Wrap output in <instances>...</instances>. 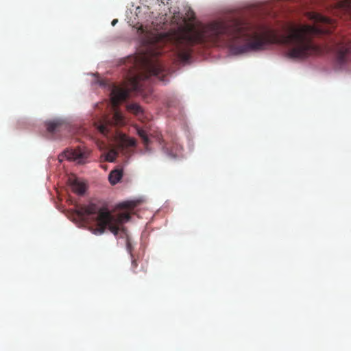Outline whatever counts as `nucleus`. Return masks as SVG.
<instances>
[{"label":"nucleus","instance_id":"obj_1","mask_svg":"<svg viewBox=\"0 0 351 351\" xmlns=\"http://www.w3.org/2000/svg\"><path fill=\"white\" fill-rule=\"evenodd\" d=\"M324 31L317 26H290L287 34H278L274 30L263 28L251 30L239 21L230 23L213 22L199 29L180 27L170 36L175 53L182 62L190 59L192 47L197 44H223L234 54L262 50L269 44L290 45L287 56L304 59L321 53V49L312 42L311 36Z\"/></svg>","mask_w":351,"mask_h":351},{"label":"nucleus","instance_id":"obj_2","mask_svg":"<svg viewBox=\"0 0 351 351\" xmlns=\"http://www.w3.org/2000/svg\"><path fill=\"white\" fill-rule=\"evenodd\" d=\"M163 37L156 35L152 38L146 47L145 51L134 58L136 67L142 69L143 71L129 78L130 88L114 87L111 92V101L113 106L127 99L131 91L139 92L141 90L140 81L147 79L152 75L160 76L165 68L160 60L157 58L163 50L160 48Z\"/></svg>","mask_w":351,"mask_h":351},{"label":"nucleus","instance_id":"obj_3","mask_svg":"<svg viewBox=\"0 0 351 351\" xmlns=\"http://www.w3.org/2000/svg\"><path fill=\"white\" fill-rule=\"evenodd\" d=\"M74 215L82 221L91 219L95 222L96 226L93 229L95 234H101L108 228L116 236L121 230H123L122 224L130 219L128 213L112 215L106 206L95 203L77 206Z\"/></svg>","mask_w":351,"mask_h":351},{"label":"nucleus","instance_id":"obj_4","mask_svg":"<svg viewBox=\"0 0 351 351\" xmlns=\"http://www.w3.org/2000/svg\"><path fill=\"white\" fill-rule=\"evenodd\" d=\"M125 123L122 114L115 110L112 115L109 117H104L95 123L97 130L104 136H107L113 126H120Z\"/></svg>","mask_w":351,"mask_h":351},{"label":"nucleus","instance_id":"obj_5","mask_svg":"<svg viewBox=\"0 0 351 351\" xmlns=\"http://www.w3.org/2000/svg\"><path fill=\"white\" fill-rule=\"evenodd\" d=\"M86 157V154L81 149H68L64 151V153L60 156V160H62L63 158H66L69 160H75L79 163H82L84 162Z\"/></svg>","mask_w":351,"mask_h":351},{"label":"nucleus","instance_id":"obj_6","mask_svg":"<svg viewBox=\"0 0 351 351\" xmlns=\"http://www.w3.org/2000/svg\"><path fill=\"white\" fill-rule=\"evenodd\" d=\"M337 62L343 64L347 61L348 55L350 51L348 43L342 42L336 45L335 47Z\"/></svg>","mask_w":351,"mask_h":351},{"label":"nucleus","instance_id":"obj_7","mask_svg":"<svg viewBox=\"0 0 351 351\" xmlns=\"http://www.w3.org/2000/svg\"><path fill=\"white\" fill-rule=\"evenodd\" d=\"M136 130L137 134L139 136V137L143 141V143L144 145L145 151L150 152L151 149L149 148V145L151 143V140H150L148 134H147V132L144 129H143L140 127H136Z\"/></svg>","mask_w":351,"mask_h":351},{"label":"nucleus","instance_id":"obj_8","mask_svg":"<svg viewBox=\"0 0 351 351\" xmlns=\"http://www.w3.org/2000/svg\"><path fill=\"white\" fill-rule=\"evenodd\" d=\"M63 126V123L59 120L51 121L46 123L47 130L50 133L60 131Z\"/></svg>","mask_w":351,"mask_h":351},{"label":"nucleus","instance_id":"obj_9","mask_svg":"<svg viewBox=\"0 0 351 351\" xmlns=\"http://www.w3.org/2000/svg\"><path fill=\"white\" fill-rule=\"evenodd\" d=\"M120 143L123 147H134L136 145V139L129 137L125 134H121L119 136Z\"/></svg>","mask_w":351,"mask_h":351},{"label":"nucleus","instance_id":"obj_10","mask_svg":"<svg viewBox=\"0 0 351 351\" xmlns=\"http://www.w3.org/2000/svg\"><path fill=\"white\" fill-rule=\"evenodd\" d=\"M310 18L316 23H322L325 24L331 23L332 21L330 18L315 12L310 13Z\"/></svg>","mask_w":351,"mask_h":351},{"label":"nucleus","instance_id":"obj_11","mask_svg":"<svg viewBox=\"0 0 351 351\" xmlns=\"http://www.w3.org/2000/svg\"><path fill=\"white\" fill-rule=\"evenodd\" d=\"M71 188L73 192L79 195H82L86 191L85 184L77 180L73 181Z\"/></svg>","mask_w":351,"mask_h":351},{"label":"nucleus","instance_id":"obj_12","mask_svg":"<svg viewBox=\"0 0 351 351\" xmlns=\"http://www.w3.org/2000/svg\"><path fill=\"white\" fill-rule=\"evenodd\" d=\"M122 176H123V173L121 170H119V169L113 170L109 174V177H108L109 182L113 185L116 184L117 183H118L120 181V180L122 178Z\"/></svg>","mask_w":351,"mask_h":351},{"label":"nucleus","instance_id":"obj_13","mask_svg":"<svg viewBox=\"0 0 351 351\" xmlns=\"http://www.w3.org/2000/svg\"><path fill=\"white\" fill-rule=\"evenodd\" d=\"M127 110L136 116H140L143 114V110L142 107L136 103L128 104L127 106Z\"/></svg>","mask_w":351,"mask_h":351},{"label":"nucleus","instance_id":"obj_14","mask_svg":"<svg viewBox=\"0 0 351 351\" xmlns=\"http://www.w3.org/2000/svg\"><path fill=\"white\" fill-rule=\"evenodd\" d=\"M136 206L134 202L126 201L119 204L118 207L124 209H133Z\"/></svg>","mask_w":351,"mask_h":351},{"label":"nucleus","instance_id":"obj_15","mask_svg":"<svg viewBox=\"0 0 351 351\" xmlns=\"http://www.w3.org/2000/svg\"><path fill=\"white\" fill-rule=\"evenodd\" d=\"M117 156V152L112 149L105 155V160L108 162H114Z\"/></svg>","mask_w":351,"mask_h":351},{"label":"nucleus","instance_id":"obj_16","mask_svg":"<svg viewBox=\"0 0 351 351\" xmlns=\"http://www.w3.org/2000/svg\"><path fill=\"white\" fill-rule=\"evenodd\" d=\"M126 248H127V251L130 254L131 257H133V254H132L133 247H132V243H130L129 239H127V240H126Z\"/></svg>","mask_w":351,"mask_h":351},{"label":"nucleus","instance_id":"obj_17","mask_svg":"<svg viewBox=\"0 0 351 351\" xmlns=\"http://www.w3.org/2000/svg\"><path fill=\"white\" fill-rule=\"evenodd\" d=\"M132 258V264H131V268H132V271L134 273V274H136V269L138 266V264H137V262H136V260L133 257H131Z\"/></svg>","mask_w":351,"mask_h":351},{"label":"nucleus","instance_id":"obj_18","mask_svg":"<svg viewBox=\"0 0 351 351\" xmlns=\"http://www.w3.org/2000/svg\"><path fill=\"white\" fill-rule=\"evenodd\" d=\"M154 137H155L156 138V140L158 141L160 145H162L164 141H163L160 134H156V136H154Z\"/></svg>","mask_w":351,"mask_h":351},{"label":"nucleus","instance_id":"obj_19","mask_svg":"<svg viewBox=\"0 0 351 351\" xmlns=\"http://www.w3.org/2000/svg\"><path fill=\"white\" fill-rule=\"evenodd\" d=\"M162 147H163V149H165L167 152H169V154H170L173 155V154L171 152V151H169V147H167V145H162Z\"/></svg>","mask_w":351,"mask_h":351},{"label":"nucleus","instance_id":"obj_20","mask_svg":"<svg viewBox=\"0 0 351 351\" xmlns=\"http://www.w3.org/2000/svg\"><path fill=\"white\" fill-rule=\"evenodd\" d=\"M118 20L117 19H114L112 21V25L114 26L117 23Z\"/></svg>","mask_w":351,"mask_h":351},{"label":"nucleus","instance_id":"obj_21","mask_svg":"<svg viewBox=\"0 0 351 351\" xmlns=\"http://www.w3.org/2000/svg\"><path fill=\"white\" fill-rule=\"evenodd\" d=\"M160 1H161L162 3L165 4V3H168L169 0H160Z\"/></svg>","mask_w":351,"mask_h":351}]
</instances>
